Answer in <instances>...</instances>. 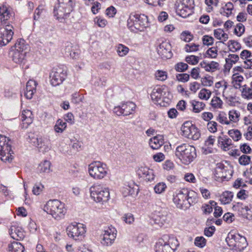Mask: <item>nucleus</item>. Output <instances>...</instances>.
Here are the masks:
<instances>
[{
    "mask_svg": "<svg viewBox=\"0 0 252 252\" xmlns=\"http://www.w3.org/2000/svg\"><path fill=\"white\" fill-rule=\"evenodd\" d=\"M117 230L112 225L106 227L104 230L101 243L103 246H110L113 244L117 236Z\"/></svg>",
    "mask_w": 252,
    "mask_h": 252,
    "instance_id": "obj_15",
    "label": "nucleus"
},
{
    "mask_svg": "<svg viewBox=\"0 0 252 252\" xmlns=\"http://www.w3.org/2000/svg\"><path fill=\"white\" fill-rule=\"evenodd\" d=\"M149 144L153 150L159 149L164 144L163 135L158 134L150 138Z\"/></svg>",
    "mask_w": 252,
    "mask_h": 252,
    "instance_id": "obj_24",
    "label": "nucleus"
},
{
    "mask_svg": "<svg viewBox=\"0 0 252 252\" xmlns=\"http://www.w3.org/2000/svg\"><path fill=\"white\" fill-rule=\"evenodd\" d=\"M67 70L66 66L61 65L54 67L50 73V81L52 86L56 87L62 84L66 79Z\"/></svg>",
    "mask_w": 252,
    "mask_h": 252,
    "instance_id": "obj_8",
    "label": "nucleus"
},
{
    "mask_svg": "<svg viewBox=\"0 0 252 252\" xmlns=\"http://www.w3.org/2000/svg\"><path fill=\"white\" fill-rule=\"evenodd\" d=\"M38 148L39 151L42 153L48 152L50 148V142L46 138L39 137L33 139L32 142Z\"/></svg>",
    "mask_w": 252,
    "mask_h": 252,
    "instance_id": "obj_19",
    "label": "nucleus"
},
{
    "mask_svg": "<svg viewBox=\"0 0 252 252\" xmlns=\"http://www.w3.org/2000/svg\"><path fill=\"white\" fill-rule=\"evenodd\" d=\"M216 120L222 125H229L230 121H228L226 114L224 112H220L216 118Z\"/></svg>",
    "mask_w": 252,
    "mask_h": 252,
    "instance_id": "obj_41",
    "label": "nucleus"
},
{
    "mask_svg": "<svg viewBox=\"0 0 252 252\" xmlns=\"http://www.w3.org/2000/svg\"><path fill=\"white\" fill-rule=\"evenodd\" d=\"M245 32V27L241 24L239 23L236 25V27L234 29V33L238 36H240Z\"/></svg>",
    "mask_w": 252,
    "mask_h": 252,
    "instance_id": "obj_62",
    "label": "nucleus"
},
{
    "mask_svg": "<svg viewBox=\"0 0 252 252\" xmlns=\"http://www.w3.org/2000/svg\"><path fill=\"white\" fill-rule=\"evenodd\" d=\"M211 94L210 91L206 89H202L200 90L198 94L199 97L201 99L208 100Z\"/></svg>",
    "mask_w": 252,
    "mask_h": 252,
    "instance_id": "obj_53",
    "label": "nucleus"
},
{
    "mask_svg": "<svg viewBox=\"0 0 252 252\" xmlns=\"http://www.w3.org/2000/svg\"><path fill=\"white\" fill-rule=\"evenodd\" d=\"M214 34L215 37L218 39H223L226 41L228 38V34L220 29L214 30Z\"/></svg>",
    "mask_w": 252,
    "mask_h": 252,
    "instance_id": "obj_46",
    "label": "nucleus"
},
{
    "mask_svg": "<svg viewBox=\"0 0 252 252\" xmlns=\"http://www.w3.org/2000/svg\"><path fill=\"white\" fill-rule=\"evenodd\" d=\"M232 80L234 88L239 89L241 87V83L244 80V77L242 75L235 74L233 75Z\"/></svg>",
    "mask_w": 252,
    "mask_h": 252,
    "instance_id": "obj_45",
    "label": "nucleus"
},
{
    "mask_svg": "<svg viewBox=\"0 0 252 252\" xmlns=\"http://www.w3.org/2000/svg\"><path fill=\"white\" fill-rule=\"evenodd\" d=\"M66 230L68 236L75 241L82 240L86 232V227L83 224L76 222L69 224Z\"/></svg>",
    "mask_w": 252,
    "mask_h": 252,
    "instance_id": "obj_11",
    "label": "nucleus"
},
{
    "mask_svg": "<svg viewBox=\"0 0 252 252\" xmlns=\"http://www.w3.org/2000/svg\"><path fill=\"white\" fill-rule=\"evenodd\" d=\"M199 58L194 55L188 56L185 58V61L191 65H195L199 62Z\"/></svg>",
    "mask_w": 252,
    "mask_h": 252,
    "instance_id": "obj_56",
    "label": "nucleus"
},
{
    "mask_svg": "<svg viewBox=\"0 0 252 252\" xmlns=\"http://www.w3.org/2000/svg\"><path fill=\"white\" fill-rule=\"evenodd\" d=\"M12 13L5 5L0 6V22L1 24H7V21L12 16Z\"/></svg>",
    "mask_w": 252,
    "mask_h": 252,
    "instance_id": "obj_25",
    "label": "nucleus"
},
{
    "mask_svg": "<svg viewBox=\"0 0 252 252\" xmlns=\"http://www.w3.org/2000/svg\"><path fill=\"white\" fill-rule=\"evenodd\" d=\"M75 1L73 0H58L54 8V15L60 22H63L73 10Z\"/></svg>",
    "mask_w": 252,
    "mask_h": 252,
    "instance_id": "obj_2",
    "label": "nucleus"
},
{
    "mask_svg": "<svg viewBox=\"0 0 252 252\" xmlns=\"http://www.w3.org/2000/svg\"><path fill=\"white\" fill-rule=\"evenodd\" d=\"M233 197V193L229 191L223 192L220 196V200L223 204L229 203Z\"/></svg>",
    "mask_w": 252,
    "mask_h": 252,
    "instance_id": "obj_31",
    "label": "nucleus"
},
{
    "mask_svg": "<svg viewBox=\"0 0 252 252\" xmlns=\"http://www.w3.org/2000/svg\"><path fill=\"white\" fill-rule=\"evenodd\" d=\"M218 142L224 151L228 150L229 147L232 144L231 139L226 136H219Z\"/></svg>",
    "mask_w": 252,
    "mask_h": 252,
    "instance_id": "obj_26",
    "label": "nucleus"
},
{
    "mask_svg": "<svg viewBox=\"0 0 252 252\" xmlns=\"http://www.w3.org/2000/svg\"><path fill=\"white\" fill-rule=\"evenodd\" d=\"M251 160V158L250 156L243 155L239 157L238 162L240 165L246 166L250 164Z\"/></svg>",
    "mask_w": 252,
    "mask_h": 252,
    "instance_id": "obj_55",
    "label": "nucleus"
},
{
    "mask_svg": "<svg viewBox=\"0 0 252 252\" xmlns=\"http://www.w3.org/2000/svg\"><path fill=\"white\" fill-rule=\"evenodd\" d=\"M193 107V112L194 113H199L203 110L205 106V104L201 101L193 100L191 102Z\"/></svg>",
    "mask_w": 252,
    "mask_h": 252,
    "instance_id": "obj_39",
    "label": "nucleus"
},
{
    "mask_svg": "<svg viewBox=\"0 0 252 252\" xmlns=\"http://www.w3.org/2000/svg\"><path fill=\"white\" fill-rule=\"evenodd\" d=\"M193 2V0H177L175 4L177 14L184 18L191 15Z\"/></svg>",
    "mask_w": 252,
    "mask_h": 252,
    "instance_id": "obj_9",
    "label": "nucleus"
},
{
    "mask_svg": "<svg viewBox=\"0 0 252 252\" xmlns=\"http://www.w3.org/2000/svg\"><path fill=\"white\" fill-rule=\"evenodd\" d=\"M173 98L172 94H170L169 92H166V95H164L161 98V100L159 101L161 102V106L166 107L170 103L172 102Z\"/></svg>",
    "mask_w": 252,
    "mask_h": 252,
    "instance_id": "obj_38",
    "label": "nucleus"
},
{
    "mask_svg": "<svg viewBox=\"0 0 252 252\" xmlns=\"http://www.w3.org/2000/svg\"><path fill=\"white\" fill-rule=\"evenodd\" d=\"M222 101L218 96H214L211 101L212 107L215 109L222 108Z\"/></svg>",
    "mask_w": 252,
    "mask_h": 252,
    "instance_id": "obj_44",
    "label": "nucleus"
},
{
    "mask_svg": "<svg viewBox=\"0 0 252 252\" xmlns=\"http://www.w3.org/2000/svg\"><path fill=\"white\" fill-rule=\"evenodd\" d=\"M228 134L235 141H239L242 137V134L238 129H230Z\"/></svg>",
    "mask_w": 252,
    "mask_h": 252,
    "instance_id": "obj_43",
    "label": "nucleus"
},
{
    "mask_svg": "<svg viewBox=\"0 0 252 252\" xmlns=\"http://www.w3.org/2000/svg\"><path fill=\"white\" fill-rule=\"evenodd\" d=\"M193 36L191 33L188 31H185L182 32L180 35V38L186 42H189L192 40L193 39Z\"/></svg>",
    "mask_w": 252,
    "mask_h": 252,
    "instance_id": "obj_58",
    "label": "nucleus"
},
{
    "mask_svg": "<svg viewBox=\"0 0 252 252\" xmlns=\"http://www.w3.org/2000/svg\"><path fill=\"white\" fill-rule=\"evenodd\" d=\"M136 242L141 246L145 245L148 242V238L147 235L143 233L139 234L137 237Z\"/></svg>",
    "mask_w": 252,
    "mask_h": 252,
    "instance_id": "obj_57",
    "label": "nucleus"
},
{
    "mask_svg": "<svg viewBox=\"0 0 252 252\" xmlns=\"http://www.w3.org/2000/svg\"><path fill=\"white\" fill-rule=\"evenodd\" d=\"M177 80L183 83L187 82L189 79V75L187 73L177 74L176 76Z\"/></svg>",
    "mask_w": 252,
    "mask_h": 252,
    "instance_id": "obj_64",
    "label": "nucleus"
},
{
    "mask_svg": "<svg viewBox=\"0 0 252 252\" xmlns=\"http://www.w3.org/2000/svg\"><path fill=\"white\" fill-rule=\"evenodd\" d=\"M194 194V192H190L186 188L177 189L174 196V203L177 208L186 210L196 202Z\"/></svg>",
    "mask_w": 252,
    "mask_h": 252,
    "instance_id": "obj_1",
    "label": "nucleus"
},
{
    "mask_svg": "<svg viewBox=\"0 0 252 252\" xmlns=\"http://www.w3.org/2000/svg\"><path fill=\"white\" fill-rule=\"evenodd\" d=\"M232 209L234 211L238 212L239 214H243L245 212H247L250 210L248 206L241 202H236L233 203Z\"/></svg>",
    "mask_w": 252,
    "mask_h": 252,
    "instance_id": "obj_30",
    "label": "nucleus"
},
{
    "mask_svg": "<svg viewBox=\"0 0 252 252\" xmlns=\"http://www.w3.org/2000/svg\"><path fill=\"white\" fill-rule=\"evenodd\" d=\"M136 105L131 101L122 103L121 105L115 106L113 113L118 116H126L132 114L135 109Z\"/></svg>",
    "mask_w": 252,
    "mask_h": 252,
    "instance_id": "obj_14",
    "label": "nucleus"
},
{
    "mask_svg": "<svg viewBox=\"0 0 252 252\" xmlns=\"http://www.w3.org/2000/svg\"><path fill=\"white\" fill-rule=\"evenodd\" d=\"M194 243L196 247L202 248L206 244V240L203 236H198L195 238Z\"/></svg>",
    "mask_w": 252,
    "mask_h": 252,
    "instance_id": "obj_54",
    "label": "nucleus"
},
{
    "mask_svg": "<svg viewBox=\"0 0 252 252\" xmlns=\"http://www.w3.org/2000/svg\"><path fill=\"white\" fill-rule=\"evenodd\" d=\"M157 44L158 45L157 50L158 54L163 59L172 58V46L168 40H158Z\"/></svg>",
    "mask_w": 252,
    "mask_h": 252,
    "instance_id": "obj_13",
    "label": "nucleus"
},
{
    "mask_svg": "<svg viewBox=\"0 0 252 252\" xmlns=\"http://www.w3.org/2000/svg\"><path fill=\"white\" fill-rule=\"evenodd\" d=\"M166 188L165 183H159L157 184L154 187V190L156 193L160 194L163 192Z\"/></svg>",
    "mask_w": 252,
    "mask_h": 252,
    "instance_id": "obj_60",
    "label": "nucleus"
},
{
    "mask_svg": "<svg viewBox=\"0 0 252 252\" xmlns=\"http://www.w3.org/2000/svg\"><path fill=\"white\" fill-rule=\"evenodd\" d=\"M28 45L23 39H19L12 47L10 51L13 62L16 63H24L26 60V55L28 52Z\"/></svg>",
    "mask_w": 252,
    "mask_h": 252,
    "instance_id": "obj_4",
    "label": "nucleus"
},
{
    "mask_svg": "<svg viewBox=\"0 0 252 252\" xmlns=\"http://www.w3.org/2000/svg\"><path fill=\"white\" fill-rule=\"evenodd\" d=\"M199 45L193 43L187 44L184 47V50L187 53L194 52L199 50Z\"/></svg>",
    "mask_w": 252,
    "mask_h": 252,
    "instance_id": "obj_48",
    "label": "nucleus"
},
{
    "mask_svg": "<svg viewBox=\"0 0 252 252\" xmlns=\"http://www.w3.org/2000/svg\"><path fill=\"white\" fill-rule=\"evenodd\" d=\"M94 22L95 24L101 28H104L107 24L106 20L101 17H96L94 19Z\"/></svg>",
    "mask_w": 252,
    "mask_h": 252,
    "instance_id": "obj_63",
    "label": "nucleus"
},
{
    "mask_svg": "<svg viewBox=\"0 0 252 252\" xmlns=\"http://www.w3.org/2000/svg\"><path fill=\"white\" fill-rule=\"evenodd\" d=\"M228 47L229 50L232 52H235L241 48V44L237 41L231 40L228 41Z\"/></svg>",
    "mask_w": 252,
    "mask_h": 252,
    "instance_id": "obj_40",
    "label": "nucleus"
},
{
    "mask_svg": "<svg viewBox=\"0 0 252 252\" xmlns=\"http://www.w3.org/2000/svg\"><path fill=\"white\" fill-rule=\"evenodd\" d=\"M88 172L90 176L94 179H101L107 173V165L100 161H94L89 165Z\"/></svg>",
    "mask_w": 252,
    "mask_h": 252,
    "instance_id": "obj_10",
    "label": "nucleus"
},
{
    "mask_svg": "<svg viewBox=\"0 0 252 252\" xmlns=\"http://www.w3.org/2000/svg\"><path fill=\"white\" fill-rule=\"evenodd\" d=\"M206 57L210 58H216L218 56V49L217 47L210 48L206 52Z\"/></svg>",
    "mask_w": 252,
    "mask_h": 252,
    "instance_id": "obj_52",
    "label": "nucleus"
},
{
    "mask_svg": "<svg viewBox=\"0 0 252 252\" xmlns=\"http://www.w3.org/2000/svg\"><path fill=\"white\" fill-rule=\"evenodd\" d=\"M9 252H24V247L20 242L13 241L8 245Z\"/></svg>",
    "mask_w": 252,
    "mask_h": 252,
    "instance_id": "obj_27",
    "label": "nucleus"
},
{
    "mask_svg": "<svg viewBox=\"0 0 252 252\" xmlns=\"http://www.w3.org/2000/svg\"><path fill=\"white\" fill-rule=\"evenodd\" d=\"M66 52H68L70 57L73 59H77L79 58L80 55V51L78 49H72V47L67 46L66 48Z\"/></svg>",
    "mask_w": 252,
    "mask_h": 252,
    "instance_id": "obj_49",
    "label": "nucleus"
},
{
    "mask_svg": "<svg viewBox=\"0 0 252 252\" xmlns=\"http://www.w3.org/2000/svg\"><path fill=\"white\" fill-rule=\"evenodd\" d=\"M167 88L165 86H157L154 87L151 94L152 99L161 105V102H159L164 95H166L167 92Z\"/></svg>",
    "mask_w": 252,
    "mask_h": 252,
    "instance_id": "obj_18",
    "label": "nucleus"
},
{
    "mask_svg": "<svg viewBox=\"0 0 252 252\" xmlns=\"http://www.w3.org/2000/svg\"><path fill=\"white\" fill-rule=\"evenodd\" d=\"M44 210L56 220H61L66 213L64 204L58 199L50 200L44 207Z\"/></svg>",
    "mask_w": 252,
    "mask_h": 252,
    "instance_id": "obj_5",
    "label": "nucleus"
},
{
    "mask_svg": "<svg viewBox=\"0 0 252 252\" xmlns=\"http://www.w3.org/2000/svg\"><path fill=\"white\" fill-rule=\"evenodd\" d=\"M209 204H204L201 207V210L205 214H209L213 211V207L217 205V203L213 200L209 201Z\"/></svg>",
    "mask_w": 252,
    "mask_h": 252,
    "instance_id": "obj_36",
    "label": "nucleus"
},
{
    "mask_svg": "<svg viewBox=\"0 0 252 252\" xmlns=\"http://www.w3.org/2000/svg\"><path fill=\"white\" fill-rule=\"evenodd\" d=\"M200 130L193 124L190 129L189 136L187 137V138L191 139L193 140H197L200 138Z\"/></svg>",
    "mask_w": 252,
    "mask_h": 252,
    "instance_id": "obj_33",
    "label": "nucleus"
},
{
    "mask_svg": "<svg viewBox=\"0 0 252 252\" xmlns=\"http://www.w3.org/2000/svg\"><path fill=\"white\" fill-rule=\"evenodd\" d=\"M0 27V47L7 45L12 39L13 27L7 21V24H1Z\"/></svg>",
    "mask_w": 252,
    "mask_h": 252,
    "instance_id": "obj_12",
    "label": "nucleus"
},
{
    "mask_svg": "<svg viewBox=\"0 0 252 252\" xmlns=\"http://www.w3.org/2000/svg\"><path fill=\"white\" fill-rule=\"evenodd\" d=\"M175 156L182 163L188 165L196 158V149L192 146L183 144L176 148Z\"/></svg>",
    "mask_w": 252,
    "mask_h": 252,
    "instance_id": "obj_3",
    "label": "nucleus"
},
{
    "mask_svg": "<svg viewBox=\"0 0 252 252\" xmlns=\"http://www.w3.org/2000/svg\"><path fill=\"white\" fill-rule=\"evenodd\" d=\"M233 8V4L230 2H227L223 7V15L229 17L231 15Z\"/></svg>",
    "mask_w": 252,
    "mask_h": 252,
    "instance_id": "obj_50",
    "label": "nucleus"
},
{
    "mask_svg": "<svg viewBox=\"0 0 252 252\" xmlns=\"http://www.w3.org/2000/svg\"><path fill=\"white\" fill-rule=\"evenodd\" d=\"M91 197L96 202H107L109 198L110 193L108 188H104L99 184H94L90 188Z\"/></svg>",
    "mask_w": 252,
    "mask_h": 252,
    "instance_id": "obj_7",
    "label": "nucleus"
},
{
    "mask_svg": "<svg viewBox=\"0 0 252 252\" xmlns=\"http://www.w3.org/2000/svg\"><path fill=\"white\" fill-rule=\"evenodd\" d=\"M66 127V123L63 120L58 119L54 126V130L57 133H63Z\"/></svg>",
    "mask_w": 252,
    "mask_h": 252,
    "instance_id": "obj_34",
    "label": "nucleus"
},
{
    "mask_svg": "<svg viewBox=\"0 0 252 252\" xmlns=\"http://www.w3.org/2000/svg\"><path fill=\"white\" fill-rule=\"evenodd\" d=\"M228 240H233L236 243L235 245H237L238 247H242V248L246 247L248 245L246 238L245 237L240 236L239 234L234 235L232 234H229L226 238V241H227Z\"/></svg>",
    "mask_w": 252,
    "mask_h": 252,
    "instance_id": "obj_22",
    "label": "nucleus"
},
{
    "mask_svg": "<svg viewBox=\"0 0 252 252\" xmlns=\"http://www.w3.org/2000/svg\"><path fill=\"white\" fill-rule=\"evenodd\" d=\"M229 120L231 123H237L240 116V112L235 110H232L228 112Z\"/></svg>",
    "mask_w": 252,
    "mask_h": 252,
    "instance_id": "obj_37",
    "label": "nucleus"
},
{
    "mask_svg": "<svg viewBox=\"0 0 252 252\" xmlns=\"http://www.w3.org/2000/svg\"><path fill=\"white\" fill-rule=\"evenodd\" d=\"M128 48L122 44H119L117 47V52L120 57L126 56L128 53Z\"/></svg>",
    "mask_w": 252,
    "mask_h": 252,
    "instance_id": "obj_51",
    "label": "nucleus"
},
{
    "mask_svg": "<svg viewBox=\"0 0 252 252\" xmlns=\"http://www.w3.org/2000/svg\"><path fill=\"white\" fill-rule=\"evenodd\" d=\"M192 125L190 121L184 122L181 127L180 134L185 137H189Z\"/></svg>",
    "mask_w": 252,
    "mask_h": 252,
    "instance_id": "obj_28",
    "label": "nucleus"
},
{
    "mask_svg": "<svg viewBox=\"0 0 252 252\" xmlns=\"http://www.w3.org/2000/svg\"><path fill=\"white\" fill-rule=\"evenodd\" d=\"M242 96L244 98H252V88H247L246 85L243 86Z\"/></svg>",
    "mask_w": 252,
    "mask_h": 252,
    "instance_id": "obj_47",
    "label": "nucleus"
},
{
    "mask_svg": "<svg viewBox=\"0 0 252 252\" xmlns=\"http://www.w3.org/2000/svg\"><path fill=\"white\" fill-rule=\"evenodd\" d=\"M10 140L6 138V141L3 144H0V155L1 156V159L3 161H10L13 158L12 154H13L11 150Z\"/></svg>",
    "mask_w": 252,
    "mask_h": 252,
    "instance_id": "obj_16",
    "label": "nucleus"
},
{
    "mask_svg": "<svg viewBox=\"0 0 252 252\" xmlns=\"http://www.w3.org/2000/svg\"><path fill=\"white\" fill-rule=\"evenodd\" d=\"M169 240V236L167 235L159 238L155 246L156 252H172L173 249L170 245Z\"/></svg>",
    "mask_w": 252,
    "mask_h": 252,
    "instance_id": "obj_17",
    "label": "nucleus"
},
{
    "mask_svg": "<svg viewBox=\"0 0 252 252\" xmlns=\"http://www.w3.org/2000/svg\"><path fill=\"white\" fill-rule=\"evenodd\" d=\"M37 83L33 80H30L26 84V89L24 91V95L27 99H31L36 91Z\"/></svg>",
    "mask_w": 252,
    "mask_h": 252,
    "instance_id": "obj_23",
    "label": "nucleus"
},
{
    "mask_svg": "<svg viewBox=\"0 0 252 252\" xmlns=\"http://www.w3.org/2000/svg\"><path fill=\"white\" fill-rule=\"evenodd\" d=\"M21 119L22 122V127L27 128L28 126L32 123V114L29 110H24L21 115Z\"/></svg>",
    "mask_w": 252,
    "mask_h": 252,
    "instance_id": "obj_21",
    "label": "nucleus"
},
{
    "mask_svg": "<svg viewBox=\"0 0 252 252\" xmlns=\"http://www.w3.org/2000/svg\"><path fill=\"white\" fill-rule=\"evenodd\" d=\"M9 234L11 238L16 240H22L24 237V232L22 228L17 225H12L9 229Z\"/></svg>",
    "mask_w": 252,
    "mask_h": 252,
    "instance_id": "obj_20",
    "label": "nucleus"
},
{
    "mask_svg": "<svg viewBox=\"0 0 252 252\" xmlns=\"http://www.w3.org/2000/svg\"><path fill=\"white\" fill-rule=\"evenodd\" d=\"M127 23L130 31L135 32L144 31L149 26L148 17L142 14H131Z\"/></svg>",
    "mask_w": 252,
    "mask_h": 252,
    "instance_id": "obj_6",
    "label": "nucleus"
},
{
    "mask_svg": "<svg viewBox=\"0 0 252 252\" xmlns=\"http://www.w3.org/2000/svg\"><path fill=\"white\" fill-rule=\"evenodd\" d=\"M167 72L162 70H158L155 73V78L160 81H164L167 78Z\"/></svg>",
    "mask_w": 252,
    "mask_h": 252,
    "instance_id": "obj_42",
    "label": "nucleus"
},
{
    "mask_svg": "<svg viewBox=\"0 0 252 252\" xmlns=\"http://www.w3.org/2000/svg\"><path fill=\"white\" fill-rule=\"evenodd\" d=\"M184 180L190 183H196L197 180L193 173H187L184 175Z\"/></svg>",
    "mask_w": 252,
    "mask_h": 252,
    "instance_id": "obj_61",
    "label": "nucleus"
},
{
    "mask_svg": "<svg viewBox=\"0 0 252 252\" xmlns=\"http://www.w3.org/2000/svg\"><path fill=\"white\" fill-rule=\"evenodd\" d=\"M142 174V176L145 177L148 181H152L154 179V176L153 174L152 170H150L147 168H141L139 170V174Z\"/></svg>",
    "mask_w": 252,
    "mask_h": 252,
    "instance_id": "obj_35",
    "label": "nucleus"
},
{
    "mask_svg": "<svg viewBox=\"0 0 252 252\" xmlns=\"http://www.w3.org/2000/svg\"><path fill=\"white\" fill-rule=\"evenodd\" d=\"M189 67V65L187 63L180 62L177 63L175 66V70L178 72H183L187 70Z\"/></svg>",
    "mask_w": 252,
    "mask_h": 252,
    "instance_id": "obj_59",
    "label": "nucleus"
},
{
    "mask_svg": "<svg viewBox=\"0 0 252 252\" xmlns=\"http://www.w3.org/2000/svg\"><path fill=\"white\" fill-rule=\"evenodd\" d=\"M51 165L50 161L45 160L39 164L37 168L38 171L40 173H49L51 171Z\"/></svg>",
    "mask_w": 252,
    "mask_h": 252,
    "instance_id": "obj_32",
    "label": "nucleus"
},
{
    "mask_svg": "<svg viewBox=\"0 0 252 252\" xmlns=\"http://www.w3.org/2000/svg\"><path fill=\"white\" fill-rule=\"evenodd\" d=\"M239 60V57L237 55L235 54H229L228 56V58H226L225 61L226 63L225 64V67L227 69H230L233 64L237 63Z\"/></svg>",
    "mask_w": 252,
    "mask_h": 252,
    "instance_id": "obj_29",
    "label": "nucleus"
}]
</instances>
